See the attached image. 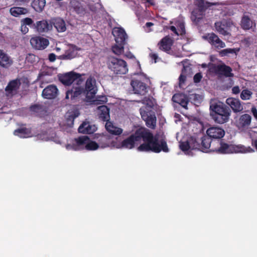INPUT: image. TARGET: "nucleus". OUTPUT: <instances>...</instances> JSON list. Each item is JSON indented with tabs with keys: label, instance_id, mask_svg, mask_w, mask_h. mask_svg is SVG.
<instances>
[{
	"label": "nucleus",
	"instance_id": "nucleus-8",
	"mask_svg": "<svg viewBox=\"0 0 257 257\" xmlns=\"http://www.w3.org/2000/svg\"><path fill=\"white\" fill-rule=\"evenodd\" d=\"M154 88L150 79L146 76V95L148 93V97H146V113L157 112L159 106L156 100L153 97Z\"/></svg>",
	"mask_w": 257,
	"mask_h": 257
},
{
	"label": "nucleus",
	"instance_id": "nucleus-6",
	"mask_svg": "<svg viewBox=\"0 0 257 257\" xmlns=\"http://www.w3.org/2000/svg\"><path fill=\"white\" fill-rule=\"evenodd\" d=\"M216 145H217V147L212 148L211 151L215 152L218 154L246 153L253 151L250 147H245L242 145L228 144L219 140L216 142Z\"/></svg>",
	"mask_w": 257,
	"mask_h": 257
},
{
	"label": "nucleus",
	"instance_id": "nucleus-21",
	"mask_svg": "<svg viewBox=\"0 0 257 257\" xmlns=\"http://www.w3.org/2000/svg\"><path fill=\"white\" fill-rule=\"evenodd\" d=\"M58 90L54 85H50L46 87L42 92V96L46 99H53L58 94Z\"/></svg>",
	"mask_w": 257,
	"mask_h": 257
},
{
	"label": "nucleus",
	"instance_id": "nucleus-35",
	"mask_svg": "<svg viewBox=\"0 0 257 257\" xmlns=\"http://www.w3.org/2000/svg\"><path fill=\"white\" fill-rule=\"evenodd\" d=\"M46 5L45 0H32L31 6L32 8L38 12H42Z\"/></svg>",
	"mask_w": 257,
	"mask_h": 257
},
{
	"label": "nucleus",
	"instance_id": "nucleus-28",
	"mask_svg": "<svg viewBox=\"0 0 257 257\" xmlns=\"http://www.w3.org/2000/svg\"><path fill=\"white\" fill-rule=\"evenodd\" d=\"M156 112L146 113V114L147 115V117L146 118V125L152 129H154L156 125L157 118Z\"/></svg>",
	"mask_w": 257,
	"mask_h": 257
},
{
	"label": "nucleus",
	"instance_id": "nucleus-48",
	"mask_svg": "<svg viewBox=\"0 0 257 257\" xmlns=\"http://www.w3.org/2000/svg\"><path fill=\"white\" fill-rule=\"evenodd\" d=\"M202 78V76L200 73H196L193 78V80L195 83L199 82Z\"/></svg>",
	"mask_w": 257,
	"mask_h": 257
},
{
	"label": "nucleus",
	"instance_id": "nucleus-3",
	"mask_svg": "<svg viewBox=\"0 0 257 257\" xmlns=\"http://www.w3.org/2000/svg\"><path fill=\"white\" fill-rule=\"evenodd\" d=\"M161 151L166 153L169 151L166 142L160 139L159 135L154 136L146 130V151L159 153Z\"/></svg>",
	"mask_w": 257,
	"mask_h": 257
},
{
	"label": "nucleus",
	"instance_id": "nucleus-42",
	"mask_svg": "<svg viewBox=\"0 0 257 257\" xmlns=\"http://www.w3.org/2000/svg\"><path fill=\"white\" fill-rule=\"evenodd\" d=\"M252 92L247 89H245L243 90L240 93V98L243 100H249L251 97Z\"/></svg>",
	"mask_w": 257,
	"mask_h": 257
},
{
	"label": "nucleus",
	"instance_id": "nucleus-18",
	"mask_svg": "<svg viewBox=\"0 0 257 257\" xmlns=\"http://www.w3.org/2000/svg\"><path fill=\"white\" fill-rule=\"evenodd\" d=\"M175 26H171L170 27V29L173 32L176 36L179 35H183L185 33L184 22L183 19H179L175 20Z\"/></svg>",
	"mask_w": 257,
	"mask_h": 257
},
{
	"label": "nucleus",
	"instance_id": "nucleus-32",
	"mask_svg": "<svg viewBox=\"0 0 257 257\" xmlns=\"http://www.w3.org/2000/svg\"><path fill=\"white\" fill-rule=\"evenodd\" d=\"M14 134L22 138H27L32 136L31 130L26 127H22L15 130Z\"/></svg>",
	"mask_w": 257,
	"mask_h": 257
},
{
	"label": "nucleus",
	"instance_id": "nucleus-60",
	"mask_svg": "<svg viewBox=\"0 0 257 257\" xmlns=\"http://www.w3.org/2000/svg\"><path fill=\"white\" fill-rule=\"evenodd\" d=\"M140 113H141V114L142 115V117L143 118V119H144V114L143 113L142 108L140 109Z\"/></svg>",
	"mask_w": 257,
	"mask_h": 257
},
{
	"label": "nucleus",
	"instance_id": "nucleus-50",
	"mask_svg": "<svg viewBox=\"0 0 257 257\" xmlns=\"http://www.w3.org/2000/svg\"><path fill=\"white\" fill-rule=\"evenodd\" d=\"M36 56L31 54H29L26 57V60L28 62H30L31 63L34 62L35 61Z\"/></svg>",
	"mask_w": 257,
	"mask_h": 257
},
{
	"label": "nucleus",
	"instance_id": "nucleus-22",
	"mask_svg": "<svg viewBox=\"0 0 257 257\" xmlns=\"http://www.w3.org/2000/svg\"><path fill=\"white\" fill-rule=\"evenodd\" d=\"M226 103L230 106L234 112H240L243 110V106L238 99L228 98L226 100Z\"/></svg>",
	"mask_w": 257,
	"mask_h": 257
},
{
	"label": "nucleus",
	"instance_id": "nucleus-62",
	"mask_svg": "<svg viewBox=\"0 0 257 257\" xmlns=\"http://www.w3.org/2000/svg\"><path fill=\"white\" fill-rule=\"evenodd\" d=\"M56 50L57 51H60L61 49L59 47H56Z\"/></svg>",
	"mask_w": 257,
	"mask_h": 257
},
{
	"label": "nucleus",
	"instance_id": "nucleus-54",
	"mask_svg": "<svg viewBox=\"0 0 257 257\" xmlns=\"http://www.w3.org/2000/svg\"><path fill=\"white\" fill-rule=\"evenodd\" d=\"M251 111L253 116L254 117V118L256 119H257V109H256V108L254 106L252 107L251 109Z\"/></svg>",
	"mask_w": 257,
	"mask_h": 257
},
{
	"label": "nucleus",
	"instance_id": "nucleus-37",
	"mask_svg": "<svg viewBox=\"0 0 257 257\" xmlns=\"http://www.w3.org/2000/svg\"><path fill=\"white\" fill-rule=\"evenodd\" d=\"M70 6L78 14H80L84 11L83 7L78 0H71Z\"/></svg>",
	"mask_w": 257,
	"mask_h": 257
},
{
	"label": "nucleus",
	"instance_id": "nucleus-43",
	"mask_svg": "<svg viewBox=\"0 0 257 257\" xmlns=\"http://www.w3.org/2000/svg\"><path fill=\"white\" fill-rule=\"evenodd\" d=\"M144 10H143V7L139 6H137L136 9V14L139 20L140 21H143L144 20Z\"/></svg>",
	"mask_w": 257,
	"mask_h": 257
},
{
	"label": "nucleus",
	"instance_id": "nucleus-10",
	"mask_svg": "<svg viewBox=\"0 0 257 257\" xmlns=\"http://www.w3.org/2000/svg\"><path fill=\"white\" fill-rule=\"evenodd\" d=\"M233 26V24L230 20L222 21L215 23L216 30L220 34L224 36L229 35L230 28Z\"/></svg>",
	"mask_w": 257,
	"mask_h": 257
},
{
	"label": "nucleus",
	"instance_id": "nucleus-52",
	"mask_svg": "<svg viewBox=\"0 0 257 257\" xmlns=\"http://www.w3.org/2000/svg\"><path fill=\"white\" fill-rule=\"evenodd\" d=\"M21 30L23 34H26L29 31V28L24 24H21Z\"/></svg>",
	"mask_w": 257,
	"mask_h": 257
},
{
	"label": "nucleus",
	"instance_id": "nucleus-14",
	"mask_svg": "<svg viewBox=\"0 0 257 257\" xmlns=\"http://www.w3.org/2000/svg\"><path fill=\"white\" fill-rule=\"evenodd\" d=\"M80 77L79 74L70 72L66 73L59 77L60 81L65 85L69 86L75 81H77Z\"/></svg>",
	"mask_w": 257,
	"mask_h": 257
},
{
	"label": "nucleus",
	"instance_id": "nucleus-15",
	"mask_svg": "<svg viewBox=\"0 0 257 257\" xmlns=\"http://www.w3.org/2000/svg\"><path fill=\"white\" fill-rule=\"evenodd\" d=\"M112 33L115 38L116 44H125L127 36L123 29L120 28H114L112 30Z\"/></svg>",
	"mask_w": 257,
	"mask_h": 257
},
{
	"label": "nucleus",
	"instance_id": "nucleus-17",
	"mask_svg": "<svg viewBox=\"0 0 257 257\" xmlns=\"http://www.w3.org/2000/svg\"><path fill=\"white\" fill-rule=\"evenodd\" d=\"M13 60L10 56H9L4 50L0 49V67L8 69L13 64Z\"/></svg>",
	"mask_w": 257,
	"mask_h": 257
},
{
	"label": "nucleus",
	"instance_id": "nucleus-2",
	"mask_svg": "<svg viewBox=\"0 0 257 257\" xmlns=\"http://www.w3.org/2000/svg\"><path fill=\"white\" fill-rule=\"evenodd\" d=\"M97 91L96 80L94 77L90 76L86 80L85 88L78 86L68 90L66 98L67 99L70 98L72 99L79 95L83 94L88 99H91L94 97Z\"/></svg>",
	"mask_w": 257,
	"mask_h": 257
},
{
	"label": "nucleus",
	"instance_id": "nucleus-53",
	"mask_svg": "<svg viewBox=\"0 0 257 257\" xmlns=\"http://www.w3.org/2000/svg\"><path fill=\"white\" fill-rule=\"evenodd\" d=\"M30 0H14L15 3L18 5H23L29 3Z\"/></svg>",
	"mask_w": 257,
	"mask_h": 257
},
{
	"label": "nucleus",
	"instance_id": "nucleus-44",
	"mask_svg": "<svg viewBox=\"0 0 257 257\" xmlns=\"http://www.w3.org/2000/svg\"><path fill=\"white\" fill-rule=\"evenodd\" d=\"M42 109V107L40 105H35L30 108L31 111L36 115H40Z\"/></svg>",
	"mask_w": 257,
	"mask_h": 257
},
{
	"label": "nucleus",
	"instance_id": "nucleus-57",
	"mask_svg": "<svg viewBox=\"0 0 257 257\" xmlns=\"http://www.w3.org/2000/svg\"><path fill=\"white\" fill-rule=\"evenodd\" d=\"M138 150L140 151H145V144H142L138 148Z\"/></svg>",
	"mask_w": 257,
	"mask_h": 257
},
{
	"label": "nucleus",
	"instance_id": "nucleus-29",
	"mask_svg": "<svg viewBox=\"0 0 257 257\" xmlns=\"http://www.w3.org/2000/svg\"><path fill=\"white\" fill-rule=\"evenodd\" d=\"M98 115L100 119L103 121H108L109 119V109L105 105H101L97 107Z\"/></svg>",
	"mask_w": 257,
	"mask_h": 257
},
{
	"label": "nucleus",
	"instance_id": "nucleus-19",
	"mask_svg": "<svg viewBox=\"0 0 257 257\" xmlns=\"http://www.w3.org/2000/svg\"><path fill=\"white\" fill-rule=\"evenodd\" d=\"M34 26L40 33L47 32L51 30L53 28L52 24L45 20L37 22Z\"/></svg>",
	"mask_w": 257,
	"mask_h": 257
},
{
	"label": "nucleus",
	"instance_id": "nucleus-55",
	"mask_svg": "<svg viewBox=\"0 0 257 257\" xmlns=\"http://www.w3.org/2000/svg\"><path fill=\"white\" fill-rule=\"evenodd\" d=\"M232 91L233 94H237L239 93L240 89L238 86H234L232 88Z\"/></svg>",
	"mask_w": 257,
	"mask_h": 257
},
{
	"label": "nucleus",
	"instance_id": "nucleus-23",
	"mask_svg": "<svg viewBox=\"0 0 257 257\" xmlns=\"http://www.w3.org/2000/svg\"><path fill=\"white\" fill-rule=\"evenodd\" d=\"M79 115V112L77 110L68 111L65 115L66 122L64 125L71 127L73 125L74 119Z\"/></svg>",
	"mask_w": 257,
	"mask_h": 257
},
{
	"label": "nucleus",
	"instance_id": "nucleus-39",
	"mask_svg": "<svg viewBox=\"0 0 257 257\" xmlns=\"http://www.w3.org/2000/svg\"><path fill=\"white\" fill-rule=\"evenodd\" d=\"M131 85L135 91V93H140L141 90H144L145 86L142 82L137 80H132Z\"/></svg>",
	"mask_w": 257,
	"mask_h": 257
},
{
	"label": "nucleus",
	"instance_id": "nucleus-27",
	"mask_svg": "<svg viewBox=\"0 0 257 257\" xmlns=\"http://www.w3.org/2000/svg\"><path fill=\"white\" fill-rule=\"evenodd\" d=\"M105 126L107 131L112 135H119L122 132L121 128L116 126L109 120L106 121Z\"/></svg>",
	"mask_w": 257,
	"mask_h": 257
},
{
	"label": "nucleus",
	"instance_id": "nucleus-47",
	"mask_svg": "<svg viewBox=\"0 0 257 257\" xmlns=\"http://www.w3.org/2000/svg\"><path fill=\"white\" fill-rule=\"evenodd\" d=\"M21 24H24L26 26H31L33 24V21L32 19L29 18H26L23 19L21 21Z\"/></svg>",
	"mask_w": 257,
	"mask_h": 257
},
{
	"label": "nucleus",
	"instance_id": "nucleus-64",
	"mask_svg": "<svg viewBox=\"0 0 257 257\" xmlns=\"http://www.w3.org/2000/svg\"><path fill=\"white\" fill-rule=\"evenodd\" d=\"M196 96H197V95H196V94L194 95V98L196 97Z\"/></svg>",
	"mask_w": 257,
	"mask_h": 257
},
{
	"label": "nucleus",
	"instance_id": "nucleus-51",
	"mask_svg": "<svg viewBox=\"0 0 257 257\" xmlns=\"http://www.w3.org/2000/svg\"><path fill=\"white\" fill-rule=\"evenodd\" d=\"M182 73H183V72H182ZM179 86H180V87H182V84H183V83H184V82H185V81L186 77H185V75H184L183 74V73H182V74L180 75V77H179Z\"/></svg>",
	"mask_w": 257,
	"mask_h": 257
},
{
	"label": "nucleus",
	"instance_id": "nucleus-9",
	"mask_svg": "<svg viewBox=\"0 0 257 257\" xmlns=\"http://www.w3.org/2000/svg\"><path fill=\"white\" fill-rule=\"evenodd\" d=\"M107 65L108 68L115 74H125L128 71L126 62L121 59L110 58Z\"/></svg>",
	"mask_w": 257,
	"mask_h": 257
},
{
	"label": "nucleus",
	"instance_id": "nucleus-56",
	"mask_svg": "<svg viewBox=\"0 0 257 257\" xmlns=\"http://www.w3.org/2000/svg\"><path fill=\"white\" fill-rule=\"evenodd\" d=\"M56 56L54 53H51L49 55V60L51 62H54L56 60Z\"/></svg>",
	"mask_w": 257,
	"mask_h": 257
},
{
	"label": "nucleus",
	"instance_id": "nucleus-16",
	"mask_svg": "<svg viewBox=\"0 0 257 257\" xmlns=\"http://www.w3.org/2000/svg\"><path fill=\"white\" fill-rule=\"evenodd\" d=\"M207 136L212 139H220L224 137L225 131L219 126H212L206 131Z\"/></svg>",
	"mask_w": 257,
	"mask_h": 257
},
{
	"label": "nucleus",
	"instance_id": "nucleus-45",
	"mask_svg": "<svg viewBox=\"0 0 257 257\" xmlns=\"http://www.w3.org/2000/svg\"><path fill=\"white\" fill-rule=\"evenodd\" d=\"M107 101V98L105 96H101L97 97L95 100H93V103L95 104H99L103 103Z\"/></svg>",
	"mask_w": 257,
	"mask_h": 257
},
{
	"label": "nucleus",
	"instance_id": "nucleus-11",
	"mask_svg": "<svg viewBox=\"0 0 257 257\" xmlns=\"http://www.w3.org/2000/svg\"><path fill=\"white\" fill-rule=\"evenodd\" d=\"M203 38L207 40L212 46L220 49L225 47V44L219 37L214 33L207 34L203 36Z\"/></svg>",
	"mask_w": 257,
	"mask_h": 257
},
{
	"label": "nucleus",
	"instance_id": "nucleus-24",
	"mask_svg": "<svg viewBox=\"0 0 257 257\" xmlns=\"http://www.w3.org/2000/svg\"><path fill=\"white\" fill-rule=\"evenodd\" d=\"M210 139L211 138H210L209 137L208 138L206 137H204L202 138L201 144H202V146L203 147L202 151L203 152L208 153V152H213L212 151H211V149L212 148H214L213 147V146L214 145H216V141L211 142Z\"/></svg>",
	"mask_w": 257,
	"mask_h": 257
},
{
	"label": "nucleus",
	"instance_id": "nucleus-59",
	"mask_svg": "<svg viewBox=\"0 0 257 257\" xmlns=\"http://www.w3.org/2000/svg\"><path fill=\"white\" fill-rule=\"evenodd\" d=\"M154 24L152 23L148 22L146 23V28H150V27L153 26Z\"/></svg>",
	"mask_w": 257,
	"mask_h": 257
},
{
	"label": "nucleus",
	"instance_id": "nucleus-26",
	"mask_svg": "<svg viewBox=\"0 0 257 257\" xmlns=\"http://www.w3.org/2000/svg\"><path fill=\"white\" fill-rule=\"evenodd\" d=\"M172 100L174 102L179 103L182 107L187 109L188 100L187 97L181 94H176L173 96Z\"/></svg>",
	"mask_w": 257,
	"mask_h": 257
},
{
	"label": "nucleus",
	"instance_id": "nucleus-58",
	"mask_svg": "<svg viewBox=\"0 0 257 257\" xmlns=\"http://www.w3.org/2000/svg\"><path fill=\"white\" fill-rule=\"evenodd\" d=\"M148 3L150 5H155V1L154 0H146V3Z\"/></svg>",
	"mask_w": 257,
	"mask_h": 257
},
{
	"label": "nucleus",
	"instance_id": "nucleus-25",
	"mask_svg": "<svg viewBox=\"0 0 257 257\" xmlns=\"http://www.w3.org/2000/svg\"><path fill=\"white\" fill-rule=\"evenodd\" d=\"M79 133L83 134H92L96 130L95 125L91 124L89 122H83L78 128Z\"/></svg>",
	"mask_w": 257,
	"mask_h": 257
},
{
	"label": "nucleus",
	"instance_id": "nucleus-49",
	"mask_svg": "<svg viewBox=\"0 0 257 257\" xmlns=\"http://www.w3.org/2000/svg\"><path fill=\"white\" fill-rule=\"evenodd\" d=\"M150 57L152 62L156 63L157 60L159 59L158 56L155 53H151L150 54Z\"/></svg>",
	"mask_w": 257,
	"mask_h": 257
},
{
	"label": "nucleus",
	"instance_id": "nucleus-63",
	"mask_svg": "<svg viewBox=\"0 0 257 257\" xmlns=\"http://www.w3.org/2000/svg\"><path fill=\"white\" fill-rule=\"evenodd\" d=\"M255 56L257 57V50L255 51Z\"/></svg>",
	"mask_w": 257,
	"mask_h": 257
},
{
	"label": "nucleus",
	"instance_id": "nucleus-61",
	"mask_svg": "<svg viewBox=\"0 0 257 257\" xmlns=\"http://www.w3.org/2000/svg\"><path fill=\"white\" fill-rule=\"evenodd\" d=\"M253 145H254V147H255V149L257 150V140H255L253 142Z\"/></svg>",
	"mask_w": 257,
	"mask_h": 257
},
{
	"label": "nucleus",
	"instance_id": "nucleus-30",
	"mask_svg": "<svg viewBox=\"0 0 257 257\" xmlns=\"http://www.w3.org/2000/svg\"><path fill=\"white\" fill-rule=\"evenodd\" d=\"M217 72L221 75H224L226 77H231L233 74L231 73V68L225 65H218L216 67Z\"/></svg>",
	"mask_w": 257,
	"mask_h": 257
},
{
	"label": "nucleus",
	"instance_id": "nucleus-13",
	"mask_svg": "<svg viewBox=\"0 0 257 257\" xmlns=\"http://www.w3.org/2000/svg\"><path fill=\"white\" fill-rule=\"evenodd\" d=\"M80 49L75 45H69L65 53L58 56V58L60 60H71L77 56Z\"/></svg>",
	"mask_w": 257,
	"mask_h": 257
},
{
	"label": "nucleus",
	"instance_id": "nucleus-36",
	"mask_svg": "<svg viewBox=\"0 0 257 257\" xmlns=\"http://www.w3.org/2000/svg\"><path fill=\"white\" fill-rule=\"evenodd\" d=\"M20 82L19 80H14L11 81L6 88V91L9 93H11L14 91H16L19 87Z\"/></svg>",
	"mask_w": 257,
	"mask_h": 257
},
{
	"label": "nucleus",
	"instance_id": "nucleus-41",
	"mask_svg": "<svg viewBox=\"0 0 257 257\" xmlns=\"http://www.w3.org/2000/svg\"><path fill=\"white\" fill-rule=\"evenodd\" d=\"M124 45V44H116L112 47V52L116 55H121L123 52Z\"/></svg>",
	"mask_w": 257,
	"mask_h": 257
},
{
	"label": "nucleus",
	"instance_id": "nucleus-34",
	"mask_svg": "<svg viewBox=\"0 0 257 257\" xmlns=\"http://www.w3.org/2000/svg\"><path fill=\"white\" fill-rule=\"evenodd\" d=\"M53 25L58 32H63L66 30L64 21L60 18L56 19L53 22Z\"/></svg>",
	"mask_w": 257,
	"mask_h": 257
},
{
	"label": "nucleus",
	"instance_id": "nucleus-46",
	"mask_svg": "<svg viewBox=\"0 0 257 257\" xmlns=\"http://www.w3.org/2000/svg\"><path fill=\"white\" fill-rule=\"evenodd\" d=\"M179 147L180 149L184 152L188 151L190 148L188 142H181Z\"/></svg>",
	"mask_w": 257,
	"mask_h": 257
},
{
	"label": "nucleus",
	"instance_id": "nucleus-12",
	"mask_svg": "<svg viewBox=\"0 0 257 257\" xmlns=\"http://www.w3.org/2000/svg\"><path fill=\"white\" fill-rule=\"evenodd\" d=\"M32 46L37 50H43L49 44V40L44 37L36 36L33 37L30 40Z\"/></svg>",
	"mask_w": 257,
	"mask_h": 257
},
{
	"label": "nucleus",
	"instance_id": "nucleus-5",
	"mask_svg": "<svg viewBox=\"0 0 257 257\" xmlns=\"http://www.w3.org/2000/svg\"><path fill=\"white\" fill-rule=\"evenodd\" d=\"M142 140L145 141V128H139L135 135H132L121 142H116L110 140V145H111L110 147L131 149L136 145H138Z\"/></svg>",
	"mask_w": 257,
	"mask_h": 257
},
{
	"label": "nucleus",
	"instance_id": "nucleus-40",
	"mask_svg": "<svg viewBox=\"0 0 257 257\" xmlns=\"http://www.w3.org/2000/svg\"><path fill=\"white\" fill-rule=\"evenodd\" d=\"M241 25L243 29L248 30L251 27V23L247 17L244 16L241 20Z\"/></svg>",
	"mask_w": 257,
	"mask_h": 257
},
{
	"label": "nucleus",
	"instance_id": "nucleus-1",
	"mask_svg": "<svg viewBox=\"0 0 257 257\" xmlns=\"http://www.w3.org/2000/svg\"><path fill=\"white\" fill-rule=\"evenodd\" d=\"M110 139L103 136L101 138L98 143L91 141L86 136H81L75 139L71 144L66 146L68 150L79 151L86 149L88 151H94L98 149H103L110 147Z\"/></svg>",
	"mask_w": 257,
	"mask_h": 257
},
{
	"label": "nucleus",
	"instance_id": "nucleus-38",
	"mask_svg": "<svg viewBox=\"0 0 257 257\" xmlns=\"http://www.w3.org/2000/svg\"><path fill=\"white\" fill-rule=\"evenodd\" d=\"M239 51V48H227L221 50L219 52V55L224 57L229 56L230 54H234L236 56Z\"/></svg>",
	"mask_w": 257,
	"mask_h": 257
},
{
	"label": "nucleus",
	"instance_id": "nucleus-31",
	"mask_svg": "<svg viewBox=\"0 0 257 257\" xmlns=\"http://www.w3.org/2000/svg\"><path fill=\"white\" fill-rule=\"evenodd\" d=\"M29 12L27 8L23 7H14L11 8L10 10V14L14 17H18L21 15H24Z\"/></svg>",
	"mask_w": 257,
	"mask_h": 257
},
{
	"label": "nucleus",
	"instance_id": "nucleus-20",
	"mask_svg": "<svg viewBox=\"0 0 257 257\" xmlns=\"http://www.w3.org/2000/svg\"><path fill=\"white\" fill-rule=\"evenodd\" d=\"M251 117L248 114L241 115L236 121V125L239 129L244 130L247 128L250 124Z\"/></svg>",
	"mask_w": 257,
	"mask_h": 257
},
{
	"label": "nucleus",
	"instance_id": "nucleus-4",
	"mask_svg": "<svg viewBox=\"0 0 257 257\" xmlns=\"http://www.w3.org/2000/svg\"><path fill=\"white\" fill-rule=\"evenodd\" d=\"M211 116L217 123L223 124L228 121L231 111L229 107L223 103H212L210 105Z\"/></svg>",
	"mask_w": 257,
	"mask_h": 257
},
{
	"label": "nucleus",
	"instance_id": "nucleus-7",
	"mask_svg": "<svg viewBox=\"0 0 257 257\" xmlns=\"http://www.w3.org/2000/svg\"><path fill=\"white\" fill-rule=\"evenodd\" d=\"M214 5L204 0H195L194 1L195 8L192 12L191 19L196 25H200L202 22L204 23L205 11L211 6Z\"/></svg>",
	"mask_w": 257,
	"mask_h": 257
},
{
	"label": "nucleus",
	"instance_id": "nucleus-33",
	"mask_svg": "<svg viewBox=\"0 0 257 257\" xmlns=\"http://www.w3.org/2000/svg\"><path fill=\"white\" fill-rule=\"evenodd\" d=\"M172 44V40L169 36H166L160 42L159 44V48L160 49L164 51H169L171 49Z\"/></svg>",
	"mask_w": 257,
	"mask_h": 257
}]
</instances>
